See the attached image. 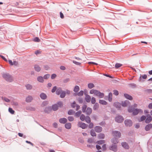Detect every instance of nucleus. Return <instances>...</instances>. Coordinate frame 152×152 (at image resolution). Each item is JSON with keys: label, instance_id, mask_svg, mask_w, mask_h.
Returning <instances> with one entry per match:
<instances>
[{"label": "nucleus", "instance_id": "nucleus-1", "mask_svg": "<svg viewBox=\"0 0 152 152\" xmlns=\"http://www.w3.org/2000/svg\"><path fill=\"white\" fill-rule=\"evenodd\" d=\"M89 93L91 94H93L95 96H98L100 98H103L104 96V94L103 93L94 89L91 90L89 91Z\"/></svg>", "mask_w": 152, "mask_h": 152}, {"label": "nucleus", "instance_id": "nucleus-2", "mask_svg": "<svg viewBox=\"0 0 152 152\" xmlns=\"http://www.w3.org/2000/svg\"><path fill=\"white\" fill-rule=\"evenodd\" d=\"M121 136V132L117 131H115V144L118 143V139L120 138ZM117 146L115 144V152L117 150Z\"/></svg>", "mask_w": 152, "mask_h": 152}, {"label": "nucleus", "instance_id": "nucleus-3", "mask_svg": "<svg viewBox=\"0 0 152 152\" xmlns=\"http://www.w3.org/2000/svg\"><path fill=\"white\" fill-rule=\"evenodd\" d=\"M3 77L7 81L11 82L13 81L12 77L7 74H4L3 75Z\"/></svg>", "mask_w": 152, "mask_h": 152}, {"label": "nucleus", "instance_id": "nucleus-4", "mask_svg": "<svg viewBox=\"0 0 152 152\" xmlns=\"http://www.w3.org/2000/svg\"><path fill=\"white\" fill-rule=\"evenodd\" d=\"M58 105L56 104L53 105L52 106L53 110L54 111L58 110V107H61L62 106V103L61 102H59L57 103Z\"/></svg>", "mask_w": 152, "mask_h": 152}, {"label": "nucleus", "instance_id": "nucleus-5", "mask_svg": "<svg viewBox=\"0 0 152 152\" xmlns=\"http://www.w3.org/2000/svg\"><path fill=\"white\" fill-rule=\"evenodd\" d=\"M115 121L118 123H121L123 122L124 120V118L121 115H117L115 119Z\"/></svg>", "mask_w": 152, "mask_h": 152}, {"label": "nucleus", "instance_id": "nucleus-6", "mask_svg": "<svg viewBox=\"0 0 152 152\" xmlns=\"http://www.w3.org/2000/svg\"><path fill=\"white\" fill-rule=\"evenodd\" d=\"M139 112L142 113L143 110L141 109H134L132 112L133 115H137Z\"/></svg>", "mask_w": 152, "mask_h": 152}, {"label": "nucleus", "instance_id": "nucleus-7", "mask_svg": "<svg viewBox=\"0 0 152 152\" xmlns=\"http://www.w3.org/2000/svg\"><path fill=\"white\" fill-rule=\"evenodd\" d=\"M124 123L126 126L129 127L132 126V121L129 119L125 120Z\"/></svg>", "mask_w": 152, "mask_h": 152}, {"label": "nucleus", "instance_id": "nucleus-8", "mask_svg": "<svg viewBox=\"0 0 152 152\" xmlns=\"http://www.w3.org/2000/svg\"><path fill=\"white\" fill-rule=\"evenodd\" d=\"M147 118L145 120V122L147 124H148L152 120V117L150 114L147 115Z\"/></svg>", "mask_w": 152, "mask_h": 152}, {"label": "nucleus", "instance_id": "nucleus-9", "mask_svg": "<svg viewBox=\"0 0 152 152\" xmlns=\"http://www.w3.org/2000/svg\"><path fill=\"white\" fill-rule=\"evenodd\" d=\"M122 147L125 149H128L129 148L128 144L126 142H123L121 143Z\"/></svg>", "mask_w": 152, "mask_h": 152}, {"label": "nucleus", "instance_id": "nucleus-10", "mask_svg": "<svg viewBox=\"0 0 152 152\" xmlns=\"http://www.w3.org/2000/svg\"><path fill=\"white\" fill-rule=\"evenodd\" d=\"M152 128V124H149L147 125L145 127V129L146 131L150 130V129Z\"/></svg>", "mask_w": 152, "mask_h": 152}, {"label": "nucleus", "instance_id": "nucleus-11", "mask_svg": "<svg viewBox=\"0 0 152 152\" xmlns=\"http://www.w3.org/2000/svg\"><path fill=\"white\" fill-rule=\"evenodd\" d=\"M86 112L87 115H90L92 112V109L90 107H88Z\"/></svg>", "mask_w": 152, "mask_h": 152}, {"label": "nucleus", "instance_id": "nucleus-12", "mask_svg": "<svg viewBox=\"0 0 152 152\" xmlns=\"http://www.w3.org/2000/svg\"><path fill=\"white\" fill-rule=\"evenodd\" d=\"M124 96L126 98L129 100H132L133 99L132 97L127 94H124Z\"/></svg>", "mask_w": 152, "mask_h": 152}, {"label": "nucleus", "instance_id": "nucleus-13", "mask_svg": "<svg viewBox=\"0 0 152 152\" xmlns=\"http://www.w3.org/2000/svg\"><path fill=\"white\" fill-rule=\"evenodd\" d=\"M79 126L83 129H85L87 127L85 123H81L80 122L78 123Z\"/></svg>", "mask_w": 152, "mask_h": 152}, {"label": "nucleus", "instance_id": "nucleus-14", "mask_svg": "<svg viewBox=\"0 0 152 152\" xmlns=\"http://www.w3.org/2000/svg\"><path fill=\"white\" fill-rule=\"evenodd\" d=\"M67 121V119L65 118H61L59 120V122L61 124H64Z\"/></svg>", "mask_w": 152, "mask_h": 152}, {"label": "nucleus", "instance_id": "nucleus-15", "mask_svg": "<svg viewBox=\"0 0 152 152\" xmlns=\"http://www.w3.org/2000/svg\"><path fill=\"white\" fill-rule=\"evenodd\" d=\"M63 91L61 88H58L56 91V94L58 95H60Z\"/></svg>", "mask_w": 152, "mask_h": 152}, {"label": "nucleus", "instance_id": "nucleus-16", "mask_svg": "<svg viewBox=\"0 0 152 152\" xmlns=\"http://www.w3.org/2000/svg\"><path fill=\"white\" fill-rule=\"evenodd\" d=\"M85 99L87 102H89L91 101V97L89 95H86L85 97Z\"/></svg>", "mask_w": 152, "mask_h": 152}, {"label": "nucleus", "instance_id": "nucleus-17", "mask_svg": "<svg viewBox=\"0 0 152 152\" xmlns=\"http://www.w3.org/2000/svg\"><path fill=\"white\" fill-rule=\"evenodd\" d=\"M95 130L96 132H100L102 130V127L99 126H96L95 128Z\"/></svg>", "mask_w": 152, "mask_h": 152}, {"label": "nucleus", "instance_id": "nucleus-18", "mask_svg": "<svg viewBox=\"0 0 152 152\" xmlns=\"http://www.w3.org/2000/svg\"><path fill=\"white\" fill-rule=\"evenodd\" d=\"M34 68L35 70L38 72H39L41 70L40 67L37 64H36L34 65Z\"/></svg>", "mask_w": 152, "mask_h": 152}, {"label": "nucleus", "instance_id": "nucleus-19", "mask_svg": "<svg viewBox=\"0 0 152 152\" xmlns=\"http://www.w3.org/2000/svg\"><path fill=\"white\" fill-rule=\"evenodd\" d=\"M37 80L40 83H43L44 82L43 77L41 76H38L37 78Z\"/></svg>", "mask_w": 152, "mask_h": 152}, {"label": "nucleus", "instance_id": "nucleus-20", "mask_svg": "<svg viewBox=\"0 0 152 152\" xmlns=\"http://www.w3.org/2000/svg\"><path fill=\"white\" fill-rule=\"evenodd\" d=\"M121 104L118 102H115V106L119 110L121 108Z\"/></svg>", "mask_w": 152, "mask_h": 152}, {"label": "nucleus", "instance_id": "nucleus-21", "mask_svg": "<svg viewBox=\"0 0 152 152\" xmlns=\"http://www.w3.org/2000/svg\"><path fill=\"white\" fill-rule=\"evenodd\" d=\"M33 99L32 97L31 96H29L26 98V101L28 102H31Z\"/></svg>", "mask_w": 152, "mask_h": 152}, {"label": "nucleus", "instance_id": "nucleus-22", "mask_svg": "<svg viewBox=\"0 0 152 152\" xmlns=\"http://www.w3.org/2000/svg\"><path fill=\"white\" fill-rule=\"evenodd\" d=\"M71 127V124L70 123H68L65 124V128L68 129H69Z\"/></svg>", "mask_w": 152, "mask_h": 152}, {"label": "nucleus", "instance_id": "nucleus-23", "mask_svg": "<svg viewBox=\"0 0 152 152\" xmlns=\"http://www.w3.org/2000/svg\"><path fill=\"white\" fill-rule=\"evenodd\" d=\"M40 97L42 99H45L46 98L47 96L45 94L42 93L40 95Z\"/></svg>", "mask_w": 152, "mask_h": 152}, {"label": "nucleus", "instance_id": "nucleus-24", "mask_svg": "<svg viewBox=\"0 0 152 152\" xmlns=\"http://www.w3.org/2000/svg\"><path fill=\"white\" fill-rule=\"evenodd\" d=\"M99 102L102 105H106L107 104V102L103 100H99Z\"/></svg>", "mask_w": 152, "mask_h": 152}, {"label": "nucleus", "instance_id": "nucleus-25", "mask_svg": "<svg viewBox=\"0 0 152 152\" xmlns=\"http://www.w3.org/2000/svg\"><path fill=\"white\" fill-rule=\"evenodd\" d=\"M94 85L92 83H89L88 84V87L90 89H91L94 87Z\"/></svg>", "mask_w": 152, "mask_h": 152}, {"label": "nucleus", "instance_id": "nucleus-26", "mask_svg": "<svg viewBox=\"0 0 152 152\" xmlns=\"http://www.w3.org/2000/svg\"><path fill=\"white\" fill-rule=\"evenodd\" d=\"M66 95V92L63 91L60 94V97L61 98H64L65 97Z\"/></svg>", "mask_w": 152, "mask_h": 152}, {"label": "nucleus", "instance_id": "nucleus-27", "mask_svg": "<svg viewBox=\"0 0 152 152\" xmlns=\"http://www.w3.org/2000/svg\"><path fill=\"white\" fill-rule=\"evenodd\" d=\"M129 103L128 101H125L124 102H122V106L123 107L127 106L128 105V104Z\"/></svg>", "mask_w": 152, "mask_h": 152}, {"label": "nucleus", "instance_id": "nucleus-28", "mask_svg": "<svg viewBox=\"0 0 152 152\" xmlns=\"http://www.w3.org/2000/svg\"><path fill=\"white\" fill-rule=\"evenodd\" d=\"M26 87L27 90H31L32 88V86L29 84H27L26 85Z\"/></svg>", "mask_w": 152, "mask_h": 152}, {"label": "nucleus", "instance_id": "nucleus-29", "mask_svg": "<svg viewBox=\"0 0 152 152\" xmlns=\"http://www.w3.org/2000/svg\"><path fill=\"white\" fill-rule=\"evenodd\" d=\"M122 65V64H121L116 63L115 65V68L116 69H118Z\"/></svg>", "mask_w": 152, "mask_h": 152}, {"label": "nucleus", "instance_id": "nucleus-30", "mask_svg": "<svg viewBox=\"0 0 152 152\" xmlns=\"http://www.w3.org/2000/svg\"><path fill=\"white\" fill-rule=\"evenodd\" d=\"M129 86L132 88H135L136 87L135 84L134 83H131L129 84Z\"/></svg>", "mask_w": 152, "mask_h": 152}, {"label": "nucleus", "instance_id": "nucleus-31", "mask_svg": "<svg viewBox=\"0 0 152 152\" xmlns=\"http://www.w3.org/2000/svg\"><path fill=\"white\" fill-rule=\"evenodd\" d=\"M99 107V104L98 103H96L94 105L93 109L94 110H97Z\"/></svg>", "mask_w": 152, "mask_h": 152}, {"label": "nucleus", "instance_id": "nucleus-32", "mask_svg": "<svg viewBox=\"0 0 152 152\" xmlns=\"http://www.w3.org/2000/svg\"><path fill=\"white\" fill-rule=\"evenodd\" d=\"M85 120L86 122L87 123H89L91 122L90 118L89 116H86L85 118Z\"/></svg>", "mask_w": 152, "mask_h": 152}, {"label": "nucleus", "instance_id": "nucleus-33", "mask_svg": "<svg viewBox=\"0 0 152 152\" xmlns=\"http://www.w3.org/2000/svg\"><path fill=\"white\" fill-rule=\"evenodd\" d=\"M79 87L77 86H76L74 89V91L75 92H77L79 90Z\"/></svg>", "mask_w": 152, "mask_h": 152}, {"label": "nucleus", "instance_id": "nucleus-34", "mask_svg": "<svg viewBox=\"0 0 152 152\" xmlns=\"http://www.w3.org/2000/svg\"><path fill=\"white\" fill-rule=\"evenodd\" d=\"M147 77V75H146L145 74L144 75L140 76L139 80H141V78H142L143 79H145Z\"/></svg>", "mask_w": 152, "mask_h": 152}, {"label": "nucleus", "instance_id": "nucleus-35", "mask_svg": "<svg viewBox=\"0 0 152 152\" xmlns=\"http://www.w3.org/2000/svg\"><path fill=\"white\" fill-rule=\"evenodd\" d=\"M98 137L99 139H103L104 137V135L103 134H99L98 136Z\"/></svg>", "mask_w": 152, "mask_h": 152}, {"label": "nucleus", "instance_id": "nucleus-36", "mask_svg": "<svg viewBox=\"0 0 152 152\" xmlns=\"http://www.w3.org/2000/svg\"><path fill=\"white\" fill-rule=\"evenodd\" d=\"M91 134L92 136H96V133L93 130H91Z\"/></svg>", "mask_w": 152, "mask_h": 152}, {"label": "nucleus", "instance_id": "nucleus-37", "mask_svg": "<svg viewBox=\"0 0 152 152\" xmlns=\"http://www.w3.org/2000/svg\"><path fill=\"white\" fill-rule=\"evenodd\" d=\"M51 110L50 107H47L45 110V112L47 113H49Z\"/></svg>", "mask_w": 152, "mask_h": 152}, {"label": "nucleus", "instance_id": "nucleus-38", "mask_svg": "<svg viewBox=\"0 0 152 152\" xmlns=\"http://www.w3.org/2000/svg\"><path fill=\"white\" fill-rule=\"evenodd\" d=\"M87 107V106L86 105H84L83 106L82 110L83 113H85L86 112Z\"/></svg>", "mask_w": 152, "mask_h": 152}, {"label": "nucleus", "instance_id": "nucleus-39", "mask_svg": "<svg viewBox=\"0 0 152 152\" xmlns=\"http://www.w3.org/2000/svg\"><path fill=\"white\" fill-rule=\"evenodd\" d=\"M112 93H110L109 94L108 100L110 102L112 100Z\"/></svg>", "mask_w": 152, "mask_h": 152}, {"label": "nucleus", "instance_id": "nucleus-40", "mask_svg": "<svg viewBox=\"0 0 152 152\" xmlns=\"http://www.w3.org/2000/svg\"><path fill=\"white\" fill-rule=\"evenodd\" d=\"M96 102V99L95 97H93L91 99V102L92 104L95 103Z\"/></svg>", "mask_w": 152, "mask_h": 152}, {"label": "nucleus", "instance_id": "nucleus-41", "mask_svg": "<svg viewBox=\"0 0 152 152\" xmlns=\"http://www.w3.org/2000/svg\"><path fill=\"white\" fill-rule=\"evenodd\" d=\"M8 110L9 112L11 114H14L15 113V111L14 110H13L12 108H9Z\"/></svg>", "mask_w": 152, "mask_h": 152}, {"label": "nucleus", "instance_id": "nucleus-42", "mask_svg": "<svg viewBox=\"0 0 152 152\" xmlns=\"http://www.w3.org/2000/svg\"><path fill=\"white\" fill-rule=\"evenodd\" d=\"M86 117L84 115L82 114L80 116V119L82 121H84Z\"/></svg>", "mask_w": 152, "mask_h": 152}, {"label": "nucleus", "instance_id": "nucleus-43", "mask_svg": "<svg viewBox=\"0 0 152 152\" xmlns=\"http://www.w3.org/2000/svg\"><path fill=\"white\" fill-rule=\"evenodd\" d=\"M146 117L145 115L142 116L140 118V121H143L146 119Z\"/></svg>", "mask_w": 152, "mask_h": 152}, {"label": "nucleus", "instance_id": "nucleus-44", "mask_svg": "<svg viewBox=\"0 0 152 152\" xmlns=\"http://www.w3.org/2000/svg\"><path fill=\"white\" fill-rule=\"evenodd\" d=\"M81 113V111L80 110L77 112L75 113V115L77 117H79Z\"/></svg>", "mask_w": 152, "mask_h": 152}, {"label": "nucleus", "instance_id": "nucleus-45", "mask_svg": "<svg viewBox=\"0 0 152 152\" xmlns=\"http://www.w3.org/2000/svg\"><path fill=\"white\" fill-rule=\"evenodd\" d=\"M105 142V141L104 140H101L99 141H97V143H98L99 144H102L103 143H104Z\"/></svg>", "mask_w": 152, "mask_h": 152}, {"label": "nucleus", "instance_id": "nucleus-46", "mask_svg": "<svg viewBox=\"0 0 152 152\" xmlns=\"http://www.w3.org/2000/svg\"><path fill=\"white\" fill-rule=\"evenodd\" d=\"M94 142V140L92 138H89L88 140V142L90 143H93Z\"/></svg>", "mask_w": 152, "mask_h": 152}, {"label": "nucleus", "instance_id": "nucleus-47", "mask_svg": "<svg viewBox=\"0 0 152 152\" xmlns=\"http://www.w3.org/2000/svg\"><path fill=\"white\" fill-rule=\"evenodd\" d=\"M50 76V75L49 74H47L45 75L43 77L45 79H47Z\"/></svg>", "mask_w": 152, "mask_h": 152}, {"label": "nucleus", "instance_id": "nucleus-48", "mask_svg": "<svg viewBox=\"0 0 152 152\" xmlns=\"http://www.w3.org/2000/svg\"><path fill=\"white\" fill-rule=\"evenodd\" d=\"M84 92L83 91H81L77 94V95L79 96H82Z\"/></svg>", "mask_w": 152, "mask_h": 152}, {"label": "nucleus", "instance_id": "nucleus-49", "mask_svg": "<svg viewBox=\"0 0 152 152\" xmlns=\"http://www.w3.org/2000/svg\"><path fill=\"white\" fill-rule=\"evenodd\" d=\"M68 120L70 121H72L74 120V118L72 116H69L68 117Z\"/></svg>", "mask_w": 152, "mask_h": 152}, {"label": "nucleus", "instance_id": "nucleus-50", "mask_svg": "<svg viewBox=\"0 0 152 152\" xmlns=\"http://www.w3.org/2000/svg\"><path fill=\"white\" fill-rule=\"evenodd\" d=\"M57 89V88L56 86H54L53 89H52L51 92L52 93H54L56 91Z\"/></svg>", "mask_w": 152, "mask_h": 152}, {"label": "nucleus", "instance_id": "nucleus-51", "mask_svg": "<svg viewBox=\"0 0 152 152\" xmlns=\"http://www.w3.org/2000/svg\"><path fill=\"white\" fill-rule=\"evenodd\" d=\"M134 109L132 107H129L128 110V111L129 113H131L133 112Z\"/></svg>", "mask_w": 152, "mask_h": 152}, {"label": "nucleus", "instance_id": "nucleus-52", "mask_svg": "<svg viewBox=\"0 0 152 152\" xmlns=\"http://www.w3.org/2000/svg\"><path fill=\"white\" fill-rule=\"evenodd\" d=\"M73 62L76 65H80L81 64V63H80V62H77L75 61H73Z\"/></svg>", "mask_w": 152, "mask_h": 152}, {"label": "nucleus", "instance_id": "nucleus-53", "mask_svg": "<svg viewBox=\"0 0 152 152\" xmlns=\"http://www.w3.org/2000/svg\"><path fill=\"white\" fill-rule=\"evenodd\" d=\"M41 53V51H40V50H37L36 51H35V53L37 55L38 54H40Z\"/></svg>", "mask_w": 152, "mask_h": 152}, {"label": "nucleus", "instance_id": "nucleus-54", "mask_svg": "<svg viewBox=\"0 0 152 152\" xmlns=\"http://www.w3.org/2000/svg\"><path fill=\"white\" fill-rule=\"evenodd\" d=\"M33 41L34 42H38L40 41L39 39H33Z\"/></svg>", "mask_w": 152, "mask_h": 152}, {"label": "nucleus", "instance_id": "nucleus-55", "mask_svg": "<svg viewBox=\"0 0 152 152\" xmlns=\"http://www.w3.org/2000/svg\"><path fill=\"white\" fill-rule=\"evenodd\" d=\"M94 126L93 124L92 123H90L89 125V127L90 128H92Z\"/></svg>", "mask_w": 152, "mask_h": 152}, {"label": "nucleus", "instance_id": "nucleus-56", "mask_svg": "<svg viewBox=\"0 0 152 152\" xmlns=\"http://www.w3.org/2000/svg\"><path fill=\"white\" fill-rule=\"evenodd\" d=\"M77 104H76V102H74L73 103V104L71 106L72 108H74L76 106Z\"/></svg>", "mask_w": 152, "mask_h": 152}, {"label": "nucleus", "instance_id": "nucleus-57", "mask_svg": "<svg viewBox=\"0 0 152 152\" xmlns=\"http://www.w3.org/2000/svg\"><path fill=\"white\" fill-rule=\"evenodd\" d=\"M12 104L13 105L17 106L18 105V104L17 102H13L12 103Z\"/></svg>", "mask_w": 152, "mask_h": 152}, {"label": "nucleus", "instance_id": "nucleus-58", "mask_svg": "<svg viewBox=\"0 0 152 152\" xmlns=\"http://www.w3.org/2000/svg\"><path fill=\"white\" fill-rule=\"evenodd\" d=\"M69 78H66L63 80V82L64 83H66L69 82Z\"/></svg>", "mask_w": 152, "mask_h": 152}, {"label": "nucleus", "instance_id": "nucleus-59", "mask_svg": "<svg viewBox=\"0 0 152 152\" xmlns=\"http://www.w3.org/2000/svg\"><path fill=\"white\" fill-rule=\"evenodd\" d=\"M60 17L61 18L63 19L64 18V15L61 12H60Z\"/></svg>", "mask_w": 152, "mask_h": 152}, {"label": "nucleus", "instance_id": "nucleus-60", "mask_svg": "<svg viewBox=\"0 0 152 152\" xmlns=\"http://www.w3.org/2000/svg\"><path fill=\"white\" fill-rule=\"evenodd\" d=\"M109 149L110 150H111L112 151H114V146L113 145L112 146H110L109 147Z\"/></svg>", "mask_w": 152, "mask_h": 152}, {"label": "nucleus", "instance_id": "nucleus-61", "mask_svg": "<svg viewBox=\"0 0 152 152\" xmlns=\"http://www.w3.org/2000/svg\"><path fill=\"white\" fill-rule=\"evenodd\" d=\"M18 62L15 61H13V64H12V65H14L15 66H17L18 65Z\"/></svg>", "mask_w": 152, "mask_h": 152}, {"label": "nucleus", "instance_id": "nucleus-62", "mask_svg": "<svg viewBox=\"0 0 152 152\" xmlns=\"http://www.w3.org/2000/svg\"><path fill=\"white\" fill-rule=\"evenodd\" d=\"M56 76V75L55 74H53L51 75V78L52 79L55 78Z\"/></svg>", "mask_w": 152, "mask_h": 152}, {"label": "nucleus", "instance_id": "nucleus-63", "mask_svg": "<svg viewBox=\"0 0 152 152\" xmlns=\"http://www.w3.org/2000/svg\"><path fill=\"white\" fill-rule=\"evenodd\" d=\"M4 100L7 102H9L10 101V100L8 98L6 97L4 98Z\"/></svg>", "mask_w": 152, "mask_h": 152}, {"label": "nucleus", "instance_id": "nucleus-64", "mask_svg": "<svg viewBox=\"0 0 152 152\" xmlns=\"http://www.w3.org/2000/svg\"><path fill=\"white\" fill-rule=\"evenodd\" d=\"M148 107L149 109H152V103H150L149 104Z\"/></svg>", "mask_w": 152, "mask_h": 152}]
</instances>
